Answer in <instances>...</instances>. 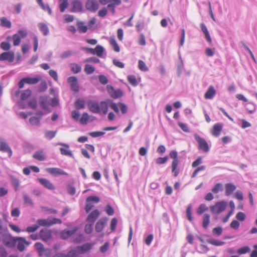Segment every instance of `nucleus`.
<instances>
[{"instance_id": "nucleus-19", "label": "nucleus", "mask_w": 257, "mask_h": 257, "mask_svg": "<svg viewBox=\"0 0 257 257\" xmlns=\"http://www.w3.org/2000/svg\"><path fill=\"white\" fill-rule=\"evenodd\" d=\"M216 91L213 86H210L204 94L206 99H212L216 95Z\"/></svg>"}, {"instance_id": "nucleus-55", "label": "nucleus", "mask_w": 257, "mask_h": 257, "mask_svg": "<svg viewBox=\"0 0 257 257\" xmlns=\"http://www.w3.org/2000/svg\"><path fill=\"white\" fill-rule=\"evenodd\" d=\"M99 3L102 5H106L109 4L112 2H114L115 4L119 3V0H98Z\"/></svg>"}, {"instance_id": "nucleus-23", "label": "nucleus", "mask_w": 257, "mask_h": 257, "mask_svg": "<svg viewBox=\"0 0 257 257\" xmlns=\"http://www.w3.org/2000/svg\"><path fill=\"white\" fill-rule=\"evenodd\" d=\"M72 12H79L82 10V7L81 3L78 1H75L72 3Z\"/></svg>"}, {"instance_id": "nucleus-32", "label": "nucleus", "mask_w": 257, "mask_h": 257, "mask_svg": "<svg viewBox=\"0 0 257 257\" xmlns=\"http://www.w3.org/2000/svg\"><path fill=\"white\" fill-rule=\"evenodd\" d=\"M81 254L82 253H81L79 247H77L75 249L70 250L67 253V255L69 257H80V256Z\"/></svg>"}, {"instance_id": "nucleus-54", "label": "nucleus", "mask_w": 257, "mask_h": 257, "mask_svg": "<svg viewBox=\"0 0 257 257\" xmlns=\"http://www.w3.org/2000/svg\"><path fill=\"white\" fill-rule=\"evenodd\" d=\"M40 119L36 116H33L30 118V122L32 125H39Z\"/></svg>"}, {"instance_id": "nucleus-26", "label": "nucleus", "mask_w": 257, "mask_h": 257, "mask_svg": "<svg viewBox=\"0 0 257 257\" xmlns=\"http://www.w3.org/2000/svg\"><path fill=\"white\" fill-rule=\"evenodd\" d=\"M77 229L72 230H64L60 233L61 237L63 239H67L72 236L76 231Z\"/></svg>"}, {"instance_id": "nucleus-13", "label": "nucleus", "mask_w": 257, "mask_h": 257, "mask_svg": "<svg viewBox=\"0 0 257 257\" xmlns=\"http://www.w3.org/2000/svg\"><path fill=\"white\" fill-rule=\"evenodd\" d=\"M68 82L71 86V89L75 91L78 92L79 90V86L78 84V80L76 77L71 76L68 78Z\"/></svg>"}, {"instance_id": "nucleus-10", "label": "nucleus", "mask_w": 257, "mask_h": 257, "mask_svg": "<svg viewBox=\"0 0 257 257\" xmlns=\"http://www.w3.org/2000/svg\"><path fill=\"white\" fill-rule=\"evenodd\" d=\"M107 218L106 217L101 218L96 223L95 229L97 232H101L105 226L106 225L107 222Z\"/></svg>"}, {"instance_id": "nucleus-50", "label": "nucleus", "mask_w": 257, "mask_h": 257, "mask_svg": "<svg viewBox=\"0 0 257 257\" xmlns=\"http://www.w3.org/2000/svg\"><path fill=\"white\" fill-rule=\"evenodd\" d=\"M250 251V248L247 246H244L243 247L239 248L237 250V252L239 254H245L248 252Z\"/></svg>"}, {"instance_id": "nucleus-39", "label": "nucleus", "mask_w": 257, "mask_h": 257, "mask_svg": "<svg viewBox=\"0 0 257 257\" xmlns=\"http://www.w3.org/2000/svg\"><path fill=\"white\" fill-rule=\"evenodd\" d=\"M208 207L205 204H201L197 209V213L199 215H201L203 212L207 211Z\"/></svg>"}, {"instance_id": "nucleus-59", "label": "nucleus", "mask_w": 257, "mask_h": 257, "mask_svg": "<svg viewBox=\"0 0 257 257\" xmlns=\"http://www.w3.org/2000/svg\"><path fill=\"white\" fill-rule=\"evenodd\" d=\"M186 214L187 216L188 219L190 221H192L193 220L192 216V206L191 205H189L186 210Z\"/></svg>"}, {"instance_id": "nucleus-35", "label": "nucleus", "mask_w": 257, "mask_h": 257, "mask_svg": "<svg viewBox=\"0 0 257 257\" xmlns=\"http://www.w3.org/2000/svg\"><path fill=\"white\" fill-rule=\"evenodd\" d=\"M223 185L220 183H216L214 186L212 188L211 191L214 194H217L220 191H222L223 190Z\"/></svg>"}, {"instance_id": "nucleus-16", "label": "nucleus", "mask_w": 257, "mask_h": 257, "mask_svg": "<svg viewBox=\"0 0 257 257\" xmlns=\"http://www.w3.org/2000/svg\"><path fill=\"white\" fill-rule=\"evenodd\" d=\"M46 170L49 173H50L52 175H53L54 176H58V175H66V176L68 175V174L67 172H66L58 168H46Z\"/></svg>"}, {"instance_id": "nucleus-36", "label": "nucleus", "mask_w": 257, "mask_h": 257, "mask_svg": "<svg viewBox=\"0 0 257 257\" xmlns=\"http://www.w3.org/2000/svg\"><path fill=\"white\" fill-rule=\"evenodd\" d=\"M89 118L90 116L89 114L87 112H84L81 117L79 119V121L81 124L85 125L87 123Z\"/></svg>"}, {"instance_id": "nucleus-61", "label": "nucleus", "mask_w": 257, "mask_h": 257, "mask_svg": "<svg viewBox=\"0 0 257 257\" xmlns=\"http://www.w3.org/2000/svg\"><path fill=\"white\" fill-rule=\"evenodd\" d=\"M47 88V84L45 81H43L39 85V90L41 92L45 91Z\"/></svg>"}, {"instance_id": "nucleus-22", "label": "nucleus", "mask_w": 257, "mask_h": 257, "mask_svg": "<svg viewBox=\"0 0 257 257\" xmlns=\"http://www.w3.org/2000/svg\"><path fill=\"white\" fill-rule=\"evenodd\" d=\"M222 129V125L220 123H216L213 125L211 134L215 137H218L220 135Z\"/></svg>"}, {"instance_id": "nucleus-48", "label": "nucleus", "mask_w": 257, "mask_h": 257, "mask_svg": "<svg viewBox=\"0 0 257 257\" xmlns=\"http://www.w3.org/2000/svg\"><path fill=\"white\" fill-rule=\"evenodd\" d=\"M13 44L14 46H18L21 43V38L19 35L16 34L13 36Z\"/></svg>"}, {"instance_id": "nucleus-8", "label": "nucleus", "mask_w": 257, "mask_h": 257, "mask_svg": "<svg viewBox=\"0 0 257 257\" xmlns=\"http://www.w3.org/2000/svg\"><path fill=\"white\" fill-rule=\"evenodd\" d=\"M106 89L110 96L113 98H118L123 95V92L122 90L119 89H114L110 85H107Z\"/></svg>"}, {"instance_id": "nucleus-15", "label": "nucleus", "mask_w": 257, "mask_h": 257, "mask_svg": "<svg viewBox=\"0 0 257 257\" xmlns=\"http://www.w3.org/2000/svg\"><path fill=\"white\" fill-rule=\"evenodd\" d=\"M58 145L63 147L60 148L61 155L73 157V154L72 152L69 150V146L68 144L59 143Z\"/></svg>"}, {"instance_id": "nucleus-51", "label": "nucleus", "mask_w": 257, "mask_h": 257, "mask_svg": "<svg viewBox=\"0 0 257 257\" xmlns=\"http://www.w3.org/2000/svg\"><path fill=\"white\" fill-rule=\"evenodd\" d=\"M39 228V225H38L37 224H35L33 226L27 227L26 228L25 231L28 233H32L37 231Z\"/></svg>"}, {"instance_id": "nucleus-1", "label": "nucleus", "mask_w": 257, "mask_h": 257, "mask_svg": "<svg viewBox=\"0 0 257 257\" xmlns=\"http://www.w3.org/2000/svg\"><path fill=\"white\" fill-rule=\"evenodd\" d=\"M109 99L102 101L100 103L94 100H90L87 102V106L89 110L94 113H102L106 114L108 109V102Z\"/></svg>"}, {"instance_id": "nucleus-44", "label": "nucleus", "mask_w": 257, "mask_h": 257, "mask_svg": "<svg viewBox=\"0 0 257 257\" xmlns=\"http://www.w3.org/2000/svg\"><path fill=\"white\" fill-rule=\"evenodd\" d=\"M35 247L39 254H42L43 253V251H44L45 247L42 243L39 242H36L35 244Z\"/></svg>"}, {"instance_id": "nucleus-17", "label": "nucleus", "mask_w": 257, "mask_h": 257, "mask_svg": "<svg viewBox=\"0 0 257 257\" xmlns=\"http://www.w3.org/2000/svg\"><path fill=\"white\" fill-rule=\"evenodd\" d=\"M38 180L46 188L50 190H54L55 189L54 185L51 183V182L45 178H38Z\"/></svg>"}, {"instance_id": "nucleus-63", "label": "nucleus", "mask_w": 257, "mask_h": 257, "mask_svg": "<svg viewBox=\"0 0 257 257\" xmlns=\"http://www.w3.org/2000/svg\"><path fill=\"white\" fill-rule=\"evenodd\" d=\"M117 223V220L116 218H113L110 222V229L112 231H114L115 230L116 226Z\"/></svg>"}, {"instance_id": "nucleus-46", "label": "nucleus", "mask_w": 257, "mask_h": 257, "mask_svg": "<svg viewBox=\"0 0 257 257\" xmlns=\"http://www.w3.org/2000/svg\"><path fill=\"white\" fill-rule=\"evenodd\" d=\"M95 71V68L90 65L87 64L85 66L84 72L87 74H91Z\"/></svg>"}, {"instance_id": "nucleus-38", "label": "nucleus", "mask_w": 257, "mask_h": 257, "mask_svg": "<svg viewBox=\"0 0 257 257\" xmlns=\"http://www.w3.org/2000/svg\"><path fill=\"white\" fill-rule=\"evenodd\" d=\"M81 253L87 252L92 248V245L90 243H86L81 246H78Z\"/></svg>"}, {"instance_id": "nucleus-27", "label": "nucleus", "mask_w": 257, "mask_h": 257, "mask_svg": "<svg viewBox=\"0 0 257 257\" xmlns=\"http://www.w3.org/2000/svg\"><path fill=\"white\" fill-rule=\"evenodd\" d=\"M38 27L44 36H47L49 34V30L47 25L43 23H40L38 24Z\"/></svg>"}, {"instance_id": "nucleus-52", "label": "nucleus", "mask_w": 257, "mask_h": 257, "mask_svg": "<svg viewBox=\"0 0 257 257\" xmlns=\"http://www.w3.org/2000/svg\"><path fill=\"white\" fill-rule=\"evenodd\" d=\"M56 133V131H47L45 132V135L46 138L50 140L55 137Z\"/></svg>"}, {"instance_id": "nucleus-24", "label": "nucleus", "mask_w": 257, "mask_h": 257, "mask_svg": "<svg viewBox=\"0 0 257 257\" xmlns=\"http://www.w3.org/2000/svg\"><path fill=\"white\" fill-rule=\"evenodd\" d=\"M200 28H201V31L204 33L205 38L206 39L207 41L208 42L211 43V39L210 36L209 35V33L208 31V30L207 29V27H206L205 24L204 23H201L200 24Z\"/></svg>"}, {"instance_id": "nucleus-42", "label": "nucleus", "mask_w": 257, "mask_h": 257, "mask_svg": "<svg viewBox=\"0 0 257 257\" xmlns=\"http://www.w3.org/2000/svg\"><path fill=\"white\" fill-rule=\"evenodd\" d=\"M71 71L75 74L80 72L81 70V67L80 65L76 63L70 64Z\"/></svg>"}, {"instance_id": "nucleus-6", "label": "nucleus", "mask_w": 257, "mask_h": 257, "mask_svg": "<svg viewBox=\"0 0 257 257\" xmlns=\"http://www.w3.org/2000/svg\"><path fill=\"white\" fill-rule=\"evenodd\" d=\"M16 244H17L18 249L22 252L25 249L26 246H28L30 242L26 240L23 237H15Z\"/></svg>"}, {"instance_id": "nucleus-53", "label": "nucleus", "mask_w": 257, "mask_h": 257, "mask_svg": "<svg viewBox=\"0 0 257 257\" xmlns=\"http://www.w3.org/2000/svg\"><path fill=\"white\" fill-rule=\"evenodd\" d=\"M78 29L80 33H86L88 30L86 26L84 25L83 23H79L78 24Z\"/></svg>"}, {"instance_id": "nucleus-37", "label": "nucleus", "mask_w": 257, "mask_h": 257, "mask_svg": "<svg viewBox=\"0 0 257 257\" xmlns=\"http://www.w3.org/2000/svg\"><path fill=\"white\" fill-rule=\"evenodd\" d=\"M1 26L7 28H10L11 27V22L8 20L6 18L2 17L0 19Z\"/></svg>"}, {"instance_id": "nucleus-3", "label": "nucleus", "mask_w": 257, "mask_h": 257, "mask_svg": "<svg viewBox=\"0 0 257 257\" xmlns=\"http://www.w3.org/2000/svg\"><path fill=\"white\" fill-rule=\"evenodd\" d=\"M170 158L173 159L172 162V172L174 173V176L177 177L179 173V170L177 169L179 164V160L177 158L178 154L176 151H172L169 154Z\"/></svg>"}, {"instance_id": "nucleus-33", "label": "nucleus", "mask_w": 257, "mask_h": 257, "mask_svg": "<svg viewBox=\"0 0 257 257\" xmlns=\"http://www.w3.org/2000/svg\"><path fill=\"white\" fill-rule=\"evenodd\" d=\"M33 158L37 160L43 161L46 159V156L43 151H38L33 155Z\"/></svg>"}, {"instance_id": "nucleus-14", "label": "nucleus", "mask_w": 257, "mask_h": 257, "mask_svg": "<svg viewBox=\"0 0 257 257\" xmlns=\"http://www.w3.org/2000/svg\"><path fill=\"white\" fill-rule=\"evenodd\" d=\"M14 58V53L12 51L3 52L0 55V61L8 60L9 62H13Z\"/></svg>"}, {"instance_id": "nucleus-25", "label": "nucleus", "mask_w": 257, "mask_h": 257, "mask_svg": "<svg viewBox=\"0 0 257 257\" xmlns=\"http://www.w3.org/2000/svg\"><path fill=\"white\" fill-rule=\"evenodd\" d=\"M109 44L112 47L113 50L115 52H119L120 51V48L113 36L109 38Z\"/></svg>"}, {"instance_id": "nucleus-40", "label": "nucleus", "mask_w": 257, "mask_h": 257, "mask_svg": "<svg viewBox=\"0 0 257 257\" xmlns=\"http://www.w3.org/2000/svg\"><path fill=\"white\" fill-rule=\"evenodd\" d=\"M205 170H206V166H204V165H202V166L196 167V169L194 170V171L192 173L191 177L192 178L196 177L199 172H201V171H204Z\"/></svg>"}, {"instance_id": "nucleus-9", "label": "nucleus", "mask_w": 257, "mask_h": 257, "mask_svg": "<svg viewBox=\"0 0 257 257\" xmlns=\"http://www.w3.org/2000/svg\"><path fill=\"white\" fill-rule=\"evenodd\" d=\"M85 7L87 10L94 12L99 9V4L97 0H88Z\"/></svg>"}, {"instance_id": "nucleus-2", "label": "nucleus", "mask_w": 257, "mask_h": 257, "mask_svg": "<svg viewBox=\"0 0 257 257\" xmlns=\"http://www.w3.org/2000/svg\"><path fill=\"white\" fill-rule=\"evenodd\" d=\"M227 205V202L224 200L217 201L210 207V209L212 213L219 214L226 209Z\"/></svg>"}, {"instance_id": "nucleus-29", "label": "nucleus", "mask_w": 257, "mask_h": 257, "mask_svg": "<svg viewBox=\"0 0 257 257\" xmlns=\"http://www.w3.org/2000/svg\"><path fill=\"white\" fill-rule=\"evenodd\" d=\"M37 225L41 226H51L50 219H39L37 220Z\"/></svg>"}, {"instance_id": "nucleus-7", "label": "nucleus", "mask_w": 257, "mask_h": 257, "mask_svg": "<svg viewBox=\"0 0 257 257\" xmlns=\"http://www.w3.org/2000/svg\"><path fill=\"white\" fill-rule=\"evenodd\" d=\"M15 237H13L10 234H6L3 235L2 240L3 243L7 246L12 247L16 244Z\"/></svg>"}, {"instance_id": "nucleus-18", "label": "nucleus", "mask_w": 257, "mask_h": 257, "mask_svg": "<svg viewBox=\"0 0 257 257\" xmlns=\"http://www.w3.org/2000/svg\"><path fill=\"white\" fill-rule=\"evenodd\" d=\"M236 187L234 184L231 183H226L225 184V195L228 196L232 194L236 190Z\"/></svg>"}, {"instance_id": "nucleus-21", "label": "nucleus", "mask_w": 257, "mask_h": 257, "mask_svg": "<svg viewBox=\"0 0 257 257\" xmlns=\"http://www.w3.org/2000/svg\"><path fill=\"white\" fill-rule=\"evenodd\" d=\"M26 83L28 84H35L42 80V77L38 75L35 77H25Z\"/></svg>"}, {"instance_id": "nucleus-43", "label": "nucleus", "mask_w": 257, "mask_h": 257, "mask_svg": "<svg viewBox=\"0 0 257 257\" xmlns=\"http://www.w3.org/2000/svg\"><path fill=\"white\" fill-rule=\"evenodd\" d=\"M31 93L32 91L30 89L23 91L21 95V99L23 100L27 99L31 95Z\"/></svg>"}, {"instance_id": "nucleus-56", "label": "nucleus", "mask_w": 257, "mask_h": 257, "mask_svg": "<svg viewBox=\"0 0 257 257\" xmlns=\"http://www.w3.org/2000/svg\"><path fill=\"white\" fill-rule=\"evenodd\" d=\"M202 158L201 157H198L196 160L193 161L192 163V167L193 168H196L197 167H199V166L202 163Z\"/></svg>"}, {"instance_id": "nucleus-47", "label": "nucleus", "mask_w": 257, "mask_h": 257, "mask_svg": "<svg viewBox=\"0 0 257 257\" xmlns=\"http://www.w3.org/2000/svg\"><path fill=\"white\" fill-rule=\"evenodd\" d=\"M138 67L142 71L146 72L148 70V68L147 67L145 63L141 60H140L138 62Z\"/></svg>"}, {"instance_id": "nucleus-58", "label": "nucleus", "mask_w": 257, "mask_h": 257, "mask_svg": "<svg viewBox=\"0 0 257 257\" xmlns=\"http://www.w3.org/2000/svg\"><path fill=\"white\" fill-rule=\"evenodd\" d=\"M105 211L108 215L111 216L114 213V211L113 208L109 205H107L105 206Z\"/></svg>"}, {"instance_id": "nucleus-62", "label": "nucleus", "mask_w": 257, "mask_h": 257, "mask_svg": "<svg viewBox=\"0 0 257 257\" xmlns=\"http://www.w3.org/2000/svg\"><path fill=\"white\" fill-rule=\"evenodd\" d=\"M168 158L167 156L164 157L163 158H162V157L158 158L156 160V162L157 164H159V165L163 164L167 162V161L168 160Z\"/></svg>"}, {"instance_id": "nucleus-12", "label": "nucleus", "mask_w": 257, "mask_h": 257, "mask_svg": "<svg viewBox=\"0 0 257 257\" xmlns=\"http://www.w3.org/2000/svg\"><path fill=\"white\" fill-rule=\"evenodd\" d=\"M39 234L41 239L45 241L51 239L52 237L51 231L46 228L41 229Z\"/></svg>"}, {"instance_id": "nucleus-45", "label": "nucleus", "mask_w": 257, "mask_h": 257, "mask_svg": "<svg viewBox=\"0 0 257 257\" xmlns=\"http://www.w3.org/2000/svg\"><path fill=\"white\" fill-rule=\"evenodd\" d=\"M110 101L108 102V104L110 103V104L109 105L111 109H112L115 112L118 113L119 112V102L117 103H115L114 102H113L111 100H110Z\"/></svg>"}, {"instance_id": "nucleus-64", "label": "nucleus", "mask_w": 257, "mask_h": 257, "mask_svg": "<svg viewBox=\"0 0 257 257\" xmlns=\"http://www.w3.org/2000/svg\"><path fill=\"white\" fill-rule=\"evenodd\" d=\"M212 232L214 235L219 236L222 232V229L221 227L219 226L215 227L213 229Z\"/></svg>"}, {"instance_id": "nucleus-31", "label": "nucleus", "mask_w": 257, "mask_h": 257, "mask_svg": "<svg viewBox=\"0 0 257 257\" xmlns=\"http://www.w3.org/2000/svg\"><path fill=\"white\" fill-rule=\"evenodd\" d=\"M104 51V49L102 46L101 45H97L94 49V53H93V55H96L97 56L101 57L102 56Z\"/></svg>"}, {"instance_id": "nucleus-20", "label": "nucleus", "mask_w": 257, "mask_h": 257, "mask_svg": "<svg viewBox=\"0 0 257 257\" xmlns=\"http://www.w3.org/2000/svg\"><path fill=\"white\" fill-rule=\"evenodd\" d=\"M0 151L3 152L8 153L9 157H11L12 156L13 152L12 149L5 142L2 141L0 142Z\"/></svg>"}, {"instance_id": "nucleus-49", "label": "nucleus", "mask_w": 257, "mask_h": 257, "mask_svg": "<svg viewBox=\"0 0 257 257\" xmlns=\"http://www.w3.org/2000/svg\"><path fill=\"white\" fill-rule=\"evenodd\" d=\"M121 3V0H119V3L117 4H115L114 2H112V3L108 4L107 6V8L111 11L112 14H114L115 13V7L120 5Z\"/></svg>"}, {"instance_id": "nucleus-4", "label": "nucleus", "mask_w": 257, "mask_h": 257, "mask_svg": "<svg viewBox=\"0 0 257 257\" xmlns=\"http://www.w3.org/2000/svg\"><path fill=\"white\" fill-rule=\"evenodd\" d=\"M194 137L198 144V149L205 153L208 152L209 150V147L206 141L197 134H195Z\"/></svg>"}, {"instance_id": "nucleus-60", "label": "nucleus", "mask_w": 257, "mask_h": 257, "mask_svg": "<svg viewBox=\"0 0 257 257\" xmlns=\"http://www.w3.org/2000/svg\"><path fill=\"white\" fill-rule=\"evenodd\" d=\"M93 223H89L85 226V232L87 234H90L92 232L93 230Z\"/></svg>"}, {"instance_id": "nucleus-5", "label": "nucleus", "mask_w": 257, "mask_h": 257, "mask_svg": "<svg viewBox=\"0 0 257 257\" xmlns=\"http://www.w3.org/2000/svg\"><path fill=\"white\" fill-rule=\"evenodd\" d=\"M100 201L98 197L95 196H90L87 198L85 210L86 213H88L94 207V203H98Z\"/></svg>"}, {"instance_id": "nucleus-57", "label": "nucleus", "mask_w": 257, "mask_h": 257, "mask_svg": "<svg viewBox=\"0 0 257 257\" xmlns=\"http://www.w3.org/2000/svg\"><path fill=\"white\" fill-rule=\"evenodd\" d=\"M208 242L212 245L215 246H220L224 244V242L217 240V239H211L208 241Z\"/></svg>"}, {"instance_id": "nucleus-41", "label": "nucleus", "mask_w": 257, "mask_h": 257, "mask_svg": "<svg viewBox=\"0 0 257 257\" xmlns=\"http://www.w3.org/2000/svg\"><path fill=\"white\" fill-rule=\"evenodd\" d=\"M61 2L59 8L61 13H63L68 6V0H59Z\"/></svg>"}, {"instance_id": "nucleus-30", "label": "nucleus", "mask_w": 257, "mask_h": 257, "mask_svg": "<svg viewBox=\"0 0 257 257\" xmlns=\"http://www.w3.org/2000/svg\"><path fill=\"white\" fill-rule=\"evenodd\" d=\"M210 216L208 213H205L203 216L202 226L204 228L206 229L210 223Z\"/></svg>"}, {"instance_id": "nucleus-28", "label": "nucleus", "mask_w": 257, "mask_h": 257, "mask_svg": "<svg viewBox=\"0 0 257 257\" xmlns=\"http://www.w3.org/2000/svg\"><path fill=\"white\" fill-rule=\"evenodd\" d=\"M74 106L77 109L84 108L85 106V101L83 99L79 98L75 101Z\"/></svg>"}, {"instance_id": "nucleus-34", "label": "nucleus", "mask_w": 257, "mask_h": 257, "mask_svg": "<svg viewBox=\"0 0 257 257\" xmlns=\"http://www.w3.org/2000/svg\"><path fill=\"white\" fill-rule=\"evenodd\" d=\"M127 80L128 82L133 86H137L138 85V82L136 76L130 75L127 76Z\"/></svg>"}, {"instance_id": "nucleus-11", "label": "nucleus", "mask_w": 257, "mask_h": 257, "mask_svg": "<svg viewBox=\"0 0 257 257\" xmlns=\"http://www.w3.org/2000/svg\"><path fill=\"white\" fill-rule=\"evenodd\" d=\"M100 215V211L98 209H95L88 214L86 220L89 223H94L99 217Z\"/></svg>"}]
</instances>
